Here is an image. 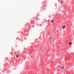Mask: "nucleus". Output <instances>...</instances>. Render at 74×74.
<instances>
[{
    "label": "nucleus",
    "mask_w": 74,
    "mask_h": 74,
    "mask_svg": "<svg viewBox=\"0 0 74 74\" xmlns=\"http://www.w3.org/2000/svg\"><path fill=\"white\" fill-rule=\"evenodd\" d=\"M53 22H54V20H52L51 21V23Z\"/></svg>",
    "instance_id": "obj_2"
},
{
    "label": "nucleus",
    "mask_w": 74,
    "mask_h": 74,
    "mask_svg": "<svg viewBox=\"0 0 74 74\" xmlns=\"http://www.w3.org/2000/svg\"><path fill=\"white\" fill-rule=\"evenodd\" d=\"M69 44L70 45H71L72 44V43L71 42H69Z\"/></svg>",
    "instance_id": "obj_4"
},
{
    "label": "nucleus",
    "mask_w": 74,
    "mask_h": 74,
    "mask_svg": "<svg viewBox=\"0 0 74 74\" xmlns=\"http://www.w3.org/2000/svg\"><path fill=\"white\" fill-rule=\"evenodd\" d=\"M66 27V26L65 25H64L62 27V29H64V28Z\"/></svg>",
    "instance_id": "obj_1"
},
{
    "label": "nucleus",
    "mask_w": 74,
    "mask_h": 74,
    "mask_svg": "<svg viewBox=\"0 0 74 74\" xmlns=\"http://www.w3.org/2000/svg\"><path fill=\"white\" fill-rule=\"evenodd\" d=\"M62 69H64V66H62Z\"/></svg>",
    "instance_id": "obj_6"
},
{
    "label": "nucleus",
    "mask_w": 74,
    "mask_h": 74,
    "mask_svg": "<svg viewBox=\"0 0 74 74\" xmlns=\"http://www.w3.org/2000/svg\"><path fill=\"white\" fill-rule=\"evenodd\" d=\"M50 38H51V37L50 36Z\"/></svg>",
    "instance_id": "obj_7"
},
{
    "label": "nucleus",
    "mask_w": 74,
    "mask_h": 74,
    "mask_svg": "<svg viewBox=\"0 0 74 74\" xmlns=\"http://www.w3.org/2000/svg\"><path fill=\"white\" fill-rule=\"evenodd\" d=\"M63 1H60V4H62V2Z\"/></svg>",
    "instance_id": "obj_3"
},
{
    "label": "nucleus",
    "mask_w": 74,
    "mask_h": 74,
    "mask_svg": "<svg viewBox=\"0 0 74 74\" xmlns=\"http://www.w3.org/2000/svg\"><path fill=\"white\" fill-rule=\"evenodd\" d=\"M16 57H17V58H18V57H19V56H18V55H16Z\"/></svg>",
    "instance_id": "obj_5"
}]
</instances>
